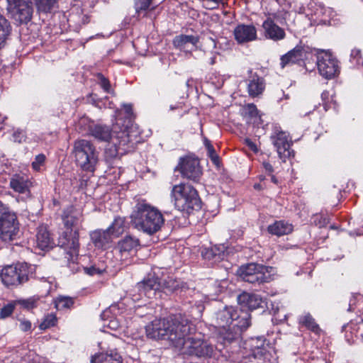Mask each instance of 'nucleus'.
<instances>
[{
  "label": "nucleus",
  "mask_w": 363,
  "mask_h": 363,
  "mask_svg": "<svg viewBox=\"0 0 363 363\" xmlns=\"http://www.w3.org/2000/svg\"><path fill=\"white\" fill-rule=\"evenodd\" d=\"M145 332L148 338L167 340L183 354L210 357L214 351L194 324L174 315L155 319L146 325Z\"/></svg>",
  "instance_id": "obj_1"
},
{
  "label": "nucleus",
  "mask_w": 363,
  "mask_h": 363,
  "mask_svg": "<svg viewBox=\"0 0 363 363\" xmlns=\"http://www.w3.org/2000/svg\"><path fill=\"white\" fill-rule=\"evenodd\" d=\"M250 325V315L246 312L238 313L233 306H226L216 313V327L223 344L230 343L240 337Z\"/></svg>",
  "instance_id": "obj_2"
},
{
  "label": "nucleus",
  "mask_w": 363,
  "mask_h": 363,
  "mask_svg": "<svg viewBox=\"0 0 363 363\" xmlns=\"http://www.w3.org/2000/svg\"><path fill=\"white\" fill-rule=\"evenodd\" d=\"M131 223L136 229L153 235L161 229L164 218L158 208L145 200H141L135 206L131 215Z\"/></svg>",
  "instance_id": "obj_3"
},
{
  "label": "nucleus",
  "mask_w": 363,
  "mask_h": 363,
  "mask_svg": "<svg viewBox=\"0 0 363 363\" xmlns=\"http://www.w3.org/2000/svg\"><path fill=\"white\" fill-rule=\"evenodd\" d=\"M62 221L65 231L64 232L65 243L69 249V254L72 259L77 257L79 248V230L82 222V213L73 206L67 208L62 214Z\"/></svg>",
  "instance_id": "obj_4"
},
{
  "label": "nucleus",
  "mask_w": 363,
  "mask_h": 363,
  "mask_svg": "<svg viewBox=\"0 0 363 363\" xmlns=\"http://www.w3.org/2000/svg\"><path fill=\"white\" fill-rule=\"evenodd\" d=\"M171 198L175 208L186 213L201 208V199L196 189L189 184L180 183L174 185L171 191Z\"/></svg>",
  "instance_id": "obj_5"
},
{
  "label": "nucleus",
  "mask_w": 363,
  "mask_h": 363,
  "mask_svg": "<svg viewBox=\"0 0 363 363\" xmlns=\"http://www.w3.org/2000/svg\"><path fill=\"white\" fill-rule=\"evenodd\" d=\"M72 153L77 164L84 171L94 172L99 162V152L93 143L87 140L74 141Z\"/></svg>",
  "instance_id": "obj_6"
},
{
  "label": "nucleus",
  "mask_w": 363,
  "mask_h": 363,
  "mask_svg": "<svg viewBox=\"0 0 363 363\" xmlns=\"http://www.w3.org/2000/svg\"><path fill=\"white\" fill-rule=\"evenodd\" d=\"M239 275L245 281L258 284L270 281L272 277L269 267L255 263L242 266Z\"/></svg>",
  "instance_id": "obj_7"
},
{
  "label": "nucleus",
  "mask_w": 363,
  "mask_h": 363,
  "mask_svg": "<svg viewBox=\"0 0 363 363\" xmlns=\"http://www.w3.org/2000/svg\"><path fill=\"white\" fill-rule=\"evenodd\" d=\"M29 268L26 263L11 265L2 269V282L7 286H17L28 280Z\"/></svg>",
  "instance_id": "obj_8"
},
{
  "label": "nucleus",
  "mask_w": 363,
  "mask_h": 363,
  "mask_svg": "<svg viewBox=\"0 0 363 363\" xmlns=\"http://www.w3.org/2000/svg\"><path fill=\"white\" fill-rule=\"evenodd\" d=\"M7 10L11 17L20 23L30 21L33 9L30 0H7Z\"/></svg>",
  "instance_id": "obj_9"
},
{
  "label": "nucleus",
  "mask_w": 363,
  "mask_h": 363,
  "mask_svg": "<svg viewBox=\"0 0 363 363\" xmlns=\"http://www.w3.org/2000/svg\"><path fill=\"white\" fill-rule=\"evenodd\" d=\"M175 170H178L184 178L199 182L202 176L199 161L192 157L181 158Z\"/></svg>",
  "instance_id": "obj_10"
},
{
  "label": "nucleus",
  "mask_w": 363,
  "mask_h": 363,
  "mask_svg": "<svg viewBox=\"0 0 363 363\" xmlns=\"http://www.w3.org/2000/svg\"><path fill=\"white\" fill-rule=\"evenodd\" d=\"M319 73L325 79H332L340 72L338 61L330 53L323 52L317 57Z\"/></svg>",
  "instance_id": "obj_11"
},
{
  "label": "nucleus",
  "mask_w": 363,
  "mask_h": 363,
  "mask_svg": "<svg viewBox=\"0 0 363 363\" xmlns=\"http://www.w3.org/2000/svg\"><path fill=\"white\" fill-rule=\"evenodd\" d=\"M310 48L305 45H298L280 58V66L282 69L295 64L301 65L311 55Z\"/></svg>",
  "instance_id": "obj_12"
},
{
  "label": "nucleus",
  "mask_w": 363,
  "mask_h": 363,
  "mask_svg": "<svg viewBox=\"0 0 363 363\" xmlns=\"http://www.w3.org/2000/svg\"><path fill=\"white\" fill-rule=\"evenodd\" d=\"M140 245L139 239L130 235H126L120 240L117 243L116 250L118 251L121 261L125 262L130 258L138 251Z\"/></svg>",
  "instance_id": "obj_13"
},
{
  "label": "nucleus",
  "mask_w": 363,
  "mask_h": 363,
  "mask_svg": "<svg viewBox=\"0 0 363 363\" xmlns=\"http://www.w3.org/2000/svg\"><path fill=\"white\" fill-rule=\"evenodd\" d=\"M117 129L118 125H114L111 139V142L116 146L117 150L127 151L130 148H133L136 142L133 139L131 132L127 128H124L119 132L117 131Z\"/></svg>",
  "instance_id": "obj_14"
},
{
  "label": "nucleus",
  "mask_w": 363,
  "mask_h": 363,
  "mask_svg": "<svg viewBox=\"0 0 363 363\" xmlns=\"http://www.w3.org/2000/svg\"><path fill=\"white\" fill-rule=\"evenodd\" d=\"M18 233V224L16 215H9L0 219V238L6 242L13 240Z\"/></svg>",
  "instance_id": "obj_15"
},
{
  "label": "nucleus",
  "mask_w": 363,
  "mask_h": 363,
  "mask_svg": "<svg viewBox=\"0 0 363 363\" xmlns=\"http://www.w3.org/2000/svg\"><path fill=\"white\" fill-rule=\"evenodd\" d=\"M247 91L252 98L259 97L265 89V80L263 77L253 72L252 69L248 71V77L246 79Z\"/></svg>",
  "instance_id": "obj_16"
},
{
  "label": "nucleus",
  "mask_w": 363,
  "mask_h": 363,
  "mask_svg": "<svg viewBox=\"0 0 363 363\" xmlns=\"http://www.w3.org/2000/svg\"><path fill=\"white\" fill-rule=\"evenodd\" d=\"M235 40L238 44H245L256 40L257 28L253 25L238 24L233 30Z\"/></svg>",
  "instance_id": "obj_17"
},
{
  "label": "nucleus",
  "mask_w": 363,
  "mask_h": 363,
  "mask_svg": "<svg viewBox=\"0 0 363 363\" xmlns=\"http://www.w3.org/2000/svg\"><path fill=\"white\" fill-rule=\"evenodd\" d=\"M263 35L267 39L279 41L285 38L286 33L284 28L277 25L270 18H267L262 25Z\"/></svg>",
  "instance_id": "obj_18"
},
{
  "label": "nucleus",
  "mask_w": 363,
  "mask_h": 363,
  "mask_svg": "<svg viewBox=\"0 0 363 363\" xmlns=\"http://www.w3.org/2000/svg\"><path fill=\"white\" fill-rule=\"evenodd\" d=\"M136 287L140 292V296L143 294L150 298L157 290H161V280H159L155 274H149L142 282L138 283Z\"/></svg>",
  "instance_id": "obj_19"
},
{
  "label": "nucleus",
  "mask_w": 363,
  "mask_h": 363,
  "mask_svg": "<svg viewBox=\"0 0 363 363\" xmlns=\"http://www.w3.org/2000/svg\"><path fill=\"white\" fill-rule=\"evenodd\" d=\"M238 302L242 308H247L250 311L258 308H263L264 301L262 298L255 294L243 292L238 297Z\"/></svg>",
  "instance_id": "obj_20"
},
{
  "label": "nucleus",
  "mask_w": 363,
  "mask_h": 363,
  "mask_svg": "<svg viewBox=\"0 0 363 363\" xmlns=\"http://www.w3.org/2000/svg\"><path fill=\"white\" fill-rule=\"evenodd\" d=\"M90 238L96 247L101 249L108 247L113 240V236L107 229L92 231L90 233Z\"/></svg>",
  "instance_id": "obj_21"
},
{
  "label": "nucleus",
  "mask_w": 363,
  "mask_h": 363,
  "mask_svg": "<svg viewBox=\"0 0 363 363\" xmlns=\"http://www.w3.org/2000/svg\"><path fill=\"white\" fill-rule=\"evenodd\" d=\"M54 245V240L50 232L45 225L38 228L36 234V247L42 250L52 248Z\"/></svg>",
  "instance_id": "obj_22"
},
{
  "label": "nucleus",
  "mask_w": 363,
  "mask_h": 363,
  "mask_svg": "<svg viewBox=\"0 0 363 363\" xmlns=\"http://www.w3.org/2000/svg\"><path fill=\"white\" fill-rule=\"evenodd\" d=\"M274 145L281 159L285 160L291 156L290 144L285 133H277Z\"/></svg>",
  "instance_id": "obj_23"
},
{
  "label": "nucleus",
  "mask_w": 363,
  "mask_h": 363,
  "mask_svg": "<svg viewBox=\"0 0 363 363\" xmlns=\"http://www.w3.org/2000/svg\"><path fill=\"white\" fill-rule=\"evenodd\" d=\"M10 187L18 194H30L32 182L27 178L20 175H14L10 180Z\"/></svg>",
  "instance_id": "obj_24"
},
{
  "label": "nucleus",
  "mask_w": 363,
  "mask_h": 363,
  "mask_svg": "<svg viewBox=\"0 0 363 363\" xmlns=\"http://www.w3.org/2000/svg\"><path fill=\"white\" fill-rule=\"evenodd\" d=\"M123 359L118 352L110 350L96 354L91 357V363H122Z\"/></svg>",
  "instance_id": "obj_25"
},
{
  "label": "nucleus",
  "mask_w": 363,
  "mask_h": 363,
  "mask_svg": "<svg viewBox=\"0 0 363 363\" xmlns=\"http://www.w3.org/2000/svg\"><path fill=\"white\" fill-rule=\"evenodd\" d=\"M225 246L215 245L208 248H204L201 251L202 257L208 260L218 262L223 259L225 255Z\"/></svg>",
  "instance_id": "obj_26"
},
{
  "label": "nucleus",
  "mask_w": 363,
  "mask_h": 363,
  "mask_svg": "<svg viewBox=\"0 0 363 363\" xmlns=\"http://www.w3.org/2000/svg\"><path fill=\"white\" fill-rule=\"evenodd\" d=\"M268 232L277 236H282L293 231V225L284 220L276 221L268 226Z\"/></svg>",
  "instance_id": "obj_27"
},
{
  "label": "nucleus",
  "mask_w": 363,
  "mask_h": 363,
  "mask_svg": "<svg viewBox=\"0 0 363 363\" xmlns=\"http://www.w3.org/2000/svg\"><path fill=\"white\" fill-rule=\"evenodd\" d=\"M198 43V39L194 35H180L176 36L173 44L180 50H188L194 47Z\"/></svg>",
  "instance_id": "obj_28"
},
{
  "label": "nucleus",
  "mask_w": 363,
  "mask_h": 363,
  "mask_svg": "<svg viewBox=\"0 0 363 363\" xmlns=\"http://www.w3.org/2000/svg\"><path fill=\"white\" fill-rule=\"evenodd\" d=\"M298 323L317 335H320L322 332L319 325L309 313H305L301 315L298 318Z\"/></svg>",
  "instance_id": "obj_29"
},
{
  "label": "nucleus",
  "mask_w": 363,
  "mask_h": 363,
  "mask_svg": "<svg viewBox=\"0 0 363 363\" xmlns=\"http://www.w3.org/2000/svg\"><path fill=\"white\" fill-rule=\"evenodd\" d=\"M91 134L101 141H111L113 134L108 126L96 125L91 128Z\"/></svg>",
  "instance_id": "obj_30"
},
{
  "label": "nucleus",
  "mask_w": 363,
  "mask_h": 363,
  "mask_svg": "<svg viewBox=\"0 0 363 363\" xmlns=\"http://www.w3.org/2000/svg\"><path fill=\"white\" fill-rule=\"evenodd\" d=\"M125 219L121 217L115 218L112 224L107 228L113 238H116L122 235L125 231Z\"/></svg>",
  "instance_id": "obj_31"
},
{
  "label": "nucleus",
  "mask_w": 363,
  "mask_h": 363,
  "mask_svg": "<svg viewBox=\"0 0 363 363\" xmlns=\"http://www.w3.org/2000/svg\"><path fill=\"white\" fill-rule=\"evenodd\" d=\"M11 33V26L6 18L0 13V48L3 47Z\"/></svg>",
  "instance_id": "obj_32"
},
{
  "label": "nucleus",
  "mask_w": 363,
  "mask_h": 363,
  "mask_svg": "<svg viewBox=\"0 0 363 363\" xmlns=\"http://www.w3.org/2000/svg\"><path fill=\"white\" fill-rule=\"evenodd\" d=\"M53 303L55 308L61 311L70 309L73 306L74 301L72 298L69 296H59L54 299Z\"/></svg>",
  "instance_id": "obj_33"
},
{
  "label": "nucleus",
  "mask_w": 363,
  "mask_h": 363,
  "mask_svg": "<svg viewBox=\"0 0 363 363\" xmlns=\"http://www.w3.org/2000/svg\"><path fill=\"white\" fill-rule=\"evenodd\" d=\"M151 3L152 0H137L135 2V9L138 16H140L143 11H145L143 16L151 18V11L155 9L152 7L151 9L148 10Z\"/></svg>",
  "instance_id": "obj_34"
},
{
  "label": "nucleus",
  "mask_w": 363,
  "mask_h": 363,
  "mask_svg": "<svg viewBox=\"0 0 363 363\" xmlns=\"http://www.w3.org/2000/svg\"><path fill=\"white\" fill-rule=\"evenodd\" d=\"M38 11L50 12L57 3V0H34Z\"/></svg>",
  "instance_id": "obj_35"
},
{
  "label": "nucleus",
  "mask_w": 363,
  "mask_h": 363,
  "mask_svg": "<svg viewBox=\"0 0 363 363\" xmlns=\"http://www.w3.org/2000/svg\"><path fill=\"white\" fill-rule=\"evenodd\" d=\"M323 106L325 111L333 108H336V102L333 96L328 91H324L321 94Z\"/></svg>",
  "instance_id": "obj_36"
},
{
  "label": "nucleus",
  "mask_w": 363,
  "mask_h": 363,
  "mask_svg": "<svg viewBox=\"0 0 363 363\" xmlns=\"http://www.w3.org/2000/svg\"><path fill=\"white\" fill-rule=\"evenodd\" d=\"M57 318L56 315L54 313H49L46 315L41 323L39 325L40 330H46L51 327L55 326L57 324Z\"/></svg>",
  "instance_id": "obj_37"
},
{
  "label": "nucleus",
  "mask_w": 363,
  "mask_h": 363,
  "mask_svg": "<svg viewBox=\"0 0 363 363\" xmlns=\"http://www.w3.org/2000/svg\"><path fill=\"white\" fill-rule=\"evenodd\" d=\"M179 286V281L170 277L161 281V290L167 289L169 291H174Z\"/></svg>",
  "instance_id": "obj_38"
},
{
  "label": "nucleus",
  "mask_w": 363,
  "mask_h": 363,
  "mask_svg": "<svg viewBox=\"0 0 363 363\" xmlns=\"http://www.w3.org/2000/svg\"><path fill=\"white\" fill-rule=\"evenodd\" d=\"M46 157L44 154H39L35 156L34 161L32 162V168L36 172L43 170L45 165Z\"/></svg>",
  "instance_id": "obj_39"
},
{
  "label": "nucleus",
  "mask_w": 363,
  "mask_h": 363,
  "mask_svg": "<svg viewBox=\"0 0 363 363\" xmlns=\"http://www.w3.org/2000/svg\"><path fill=\"white\" fill-rule=\"evenodd\" d=\"M16 303L15 301H11L6 305H5L0 310V318L5 319L10 317L13 313L16 308Z\"/></svg>",
  "instance_id": "obj_40"
},
{
  "label": "nucleus",
  "mask_w": 363,
  "mask_h": 363,
  "mask_svg": "<svg viewBox=\"0 0 363 363\" xmlns=\"http://www.w3.org/2000/svg\"><path fill=\"white\" fill-rule=\"evenodd\" d=\"M350 60L356 65H363L362 51L360 49L354 48L351 51Z\"/></svg>",
  "instance_id": "obj_41"
},
{
  "label": "nucleus",
  "mask_w": 363,
  "mask_h": 363,
  "mask_svg": "<svg viewBox=\"0 0 363 363\" xmlns=\"http://www.w3.org/2000/svg\"><path fill=\"white\" fill-rule=\"evenodd\" d=\"M84 271L87 274L91 276L100 275L106 272V267L103 264L102 266L93 265L89 267H85Z\"/></svg>",
  "instance_id": "obj_42"
},
{
  "label": "nucleus",
  "mask_w": 363,
  "mask_h": 363,
  "mask_svg": "<svg viewBox=\"0 0 363 363\" xmlns=\"http://www.w3.org/2000/svg\"><path fill=\"white\" fill-rule=\"evenodd\" d=\"M97 78L99 85L104 90V91L106 93H111L112 90L109 80L100 73L97 74Z\"/></svg>",
  "instance_id": "obj_43"
},
{
  "label": "nucleus",
  "mask_w": 363,
  "mask_h": 363,
  "mask_svg": "<svg viewBox=\"0 0 363 363\" xmlns=\"http://www.w3.org/2000/svg\"><path fill=\"white\" fill-rule=\"evenodd\" d=\"M244 114L250 118H256L258 116L259 111L255 104H249L244 108Z\"/></svg>",
  "instance_id": "obj_44"
},
{
  "label": "nucleus",
  "mask_w": 363,
  "mask_h": 363,
  "mask_svg": "<svg viewBox=\"0 0 363 363\" xmlns=\"http://www.w3.org/2000/svg\"><path fill=\"white\" fill-rule=\"evenodd\" d=\"M9 215H16L14 213L11 212L9 208L2 203L0 201V219L6 218L9 217Z\"/></svg>",
  "instance_id": "obj_45"
},
{
  "label": "nucleus",
  "mask_w": 363,
  "mask_h": 363,
  "mask_svg": "<svg viewBox=\"0 0 363 363\" xmlns=\"http://www.w3.org/2000/svg\"><path fill=\"white\" fill-rule=\"evenodd\" d=\"M19 328L23 332L30 331L32 328V323L30 320L26 318L19 319Z\"/></svg>",
  "instance_id": "obj_46"
},
{
  "label": "nucleus",
  "mask_w": 363,
  "mask_h": 363,
  "mask_svg": "<svg viewBox=\"0 0 363 363\" xmlns=\"http://www.w3.org/2000/svg\"><path fill=\"white\" fill-rule=\"evenodd\" d=\"M13 138L14 142L22 143L26 140V135L23 130H16L13 134Z\"/></svg>",
  "instance_id": "obj_47"
},
{
  "label": "nucleus",
  "mask_w": 363,
  "mask_h": 363,
  "mask_svg": "<svg viewBox=\"0 0 363 363\" xmlns=\"http://www.w3.org/2000/svg\"><path fill=\"white\" fill-rule=\"evenodd\" d=\"M38 301V298H31L23 301V304L26 308L31 309L37 307Z\"/></svg>",
  "instance_id": "obj_48"
},
{
  "label": "nucleus",
  "mask_w": 363,
  "mask_h": 363,
  "mask_svg": "<svg viewBox=\"0 0 363 363\" xmlns=\"http://www.w3.org/2000/svg\"><path fill=\"white\" fill-rule=\"evenodd\" d=\"M205 146L208 151V155L209 157L216 155V152L215 151V149L211 142L208 140H206L204 142Z\"/></svg>",
  "instance_id": "obj_49"
},
{
  "label": "nucleus",
  "mask_w": 363,
  "mask_h": 363,
  "mask_svg": "<svg viewBox=\"0 0 363 363\" xmlns=\"http://www.w3.org/2000/svg\"><path fill=\"white\" fill-rule=\"evenodd\" d=\"M245 144L253 152L257 153L258 152V148H257V145L253 141H252L250 139H249V138L245 139Z\"/></svg>",
  "instance_id": "obj_50"
},
{
  "label": "nucleus",
  "mask_w": 363,
  "mask_h": 363,
  "mask_svg": "<svg viewBox=\"0 0 363 363\" xmlns=\"http://www.w3.org/2000/svg\"><path fill=\"white\" fill-rule=\"evenodd\" d=\"M120 325L116 320H111L108 324V327L112 330H116L119 328Z\"/></svg>",
  "instance_id": "obj_51"
},
{
  "label": "nucleus",
  "mask_w": 363,
  "mask_h": 363,
  "mask_svg": "<svg viewBox=\"0 0 363 363\" xmlns=\"http://www.w3.org/2000/svg\"><path fill=\"white\" fill-rule=\"evenodd\" d=\"M263 166L265 170L268 172L269 174H272L273 172V167L269 162H264Z\"/></svg>",
  "instance_id": "obj_52"
},
{
  "label": "nucleus",
  "mask_w": 363,
  "mask_h": 363,
  "mask_svg": "<svg viewBox=\"0 0 363 363\" xmlns=\"http://www.w3.org/2000/svg\"><path fill=\"white\" fill-rule=\"evenodd\" d=\"M210 158L214 164L217 166L219 165V157L217 154L211 157Z\"/></svg>",
  "instance_id": "obj_53"
},
{
  "label": "nucleus",
  "mask_w": 363,
  "mask_h": 363,
  "mask_svg": "<svg viewBox=\"0 0 363 363\" xmlns=\"http://www.w3.org/2000/svg\"><path fill=\"white\" fill-rule=\"evenodd\" d=\"M179 108H182V106L181 104H178L175 106H170V109L171 110H175V109H179Z\"/></svg>",
  "instance_id": "obj_54"
},
{
  "label": "nucleus",
  "mask_w": 363,
  "mask_h": 363,
  "mask_svg": "<svg viewBox=\"0 0 363 363\" xmlns=\"http://www.w3.org/2000/svg\"><path fill=\"white\" fill-rule=\"evenodd\" d=\"M271 181L276 184H278V180L274 175H271Z\"/></svg>",
  "instance_id": "obj_55"
},
{
  "label": "nucleus",
  "mask_w": 363,
  "mask_h": 363,
  "mask_svg": "<svg viewBox=\"0 0 363 363\" xmlns=\"http://www.w3.org/2000/svg\"><path fill=\"white\" fill-rule=\"evenodd\" d=\"M257 350H258V352L255 354V355H257V354L262 355L264 354V348H258Z\"/></svg>",
  "instance_id": "obj_56"
},
{
  "label": "nucleus",
  "mask_w": 363,
  "mask_h": 363,
  "mask_svg": "<svg viewBox=\"0 0 363 363\" xmlns=\"http://www.w3.org/2000/svg\"><path fill=\"white\" fill-rule=\"evenodd\" d=\"M6 119V116H2V115L0 113V123H3Z\"/></svg>",
  "instance_id": "obj_57"
},
{
  "label": "nucleus",
  "mask_w": 363,
  "mask_h": 363,
  "mask_svg": "<svg viewBox=\"0 0 363 363\" xmlns=\"http://www.w3.org/2000/svg\"><path fill=\"white\" fill-rule=\"evenodd\" d=\"M327 223L326 219L323 218V223L320 222L319 227H323Z\"/></svg>",
  "instance_id": "obj_58"
},
{
  "label": "nucleus",
  "mask_w": 363,
  "mask_h": 363,
  "mask_svg": "<svg viewBox=\"0 0 363 363\" xmlns=\"http://www.w3.org/2000/svg\"><path fill=\"white\" fill-rule=\"evenodd\" d=\"M243 233H244V232H243V230H239L238 235H239V236L242 235H243Z\"/></svg>",
  "instance_id": "obj_59"
},
{
  "label": "nucleus",
  "mask_w": 363,
  "mask_h": 363,
  "mask_svg": "<svg viewBox=\"0 0 363 363\" xmlns=\"http://www.w3.org/2000/svg\"><path fill=\"white\" fill-rule=\"evenodd\" d=\"M126 107H127V111H129V110H130V108H131L130 105H128V106H126Z\"/></svg>",
  "instance_id": "obj_60"
}]
</instances>
